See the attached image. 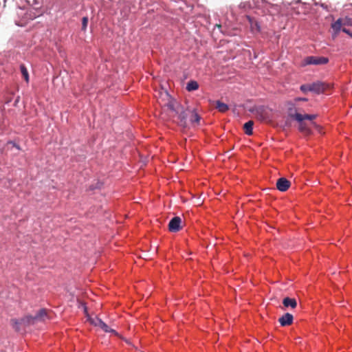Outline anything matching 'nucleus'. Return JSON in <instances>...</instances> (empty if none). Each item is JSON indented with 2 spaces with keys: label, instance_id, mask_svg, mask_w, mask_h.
<instances>
[{
  "label": "nucleus",
  "instance_id": "nucleus-13",
  "mask_svg": "<svg viewBox=\"0 0 352 352\" xmlns=\"http://www.w3.org/2000/svg\"><path fill=\"white\" fill-rule=\"evenodd\" d=\"M36 322L34 316H26L21 319V323L24 326L34 324Z\"/></svg>",
  "mask_w": 352,
  "mask_h": 352
},
{
  "label": "nucleus",
  "instance_id": "nucleus-24",
  "mask_svg": "<svg viewBox=\"0 0 352 352\" xmlns=\"http://www.w3.org/2000/svg\"><path fill=\"white\" fill-rule=\"evenodd\" d=\"M342 31L352 37V34L349 30L346 29L345 28H342Z\"/></svg>",
  "mask_w": 352,
  "mask_h": 352
},
{
  "label": "nucleus",
  "instance_id": "nucleus-1",
  "mask_svg": "<svg viewBox=\"0 0 352 352\" xmlns=\"http://www.w3.org/2000/svg\"><path fill=\"white\" fill-rule=\"evenodd\" d=\"M289 116L294 119H295L296 121L299 122V130L305 133H309L310 129H309L308 126L305 122L303 121L305 120H313L316 118V115H309V114H300L298 113H289Z\"/></svg>",
  "mask_w": 352,
  "mask_h": 352
},
{
  "label": "nucleus",
  "instance_id": "nucleus-17",
  "mask_svg": "<svg viewBox=\"0 0 352 352\" xmlns=\"http://www.w3.org/2000/svg\"><path fill=\"white\" fill-rule=\"evenodd\" d=\"M20 69L21 72L22 74L23 77L24 78L25 80L28 82H29V74L27 68L24 65H20Z\"/></svg>",
  "mask_w": 352,
  "mask_h": 352
},
{
  "label": "nucleus",
  "instance_id": "nucleus-11",
  "mask_svg": "<svg viewBox=\"0 0 352 352\" xmlns=\"http://www.w3.org/2000/svg\"><path fill=\"white\" fill-rule=\"evenodd\" d=\"M46 318H47V312L45 309H40L34 316L36 322L38 321H44Z\"/></svg>",
  "mask_w": 352,
  "mask_h": 352
},
{
  "label": "nucleus",
  "instance_id": "nucleus-27",
  "mask_svg": "<svg viewBox=\"0 0 352 352\" xmlns=\"http://www.w3.org/2000/svg\"><path fill=\"white\" fill-rule=\"evenodd\" d=\"M217 26L218 28H221V25H217Z\"/></svg>",
  "mask_w": 352,
  "mask_h": 352
},
{
  "label": "nucleus",
  "instance_id": "nucleus-3",
  "mask_svg": "<svg viewBox=\"0 0 352 352\" xmlns=\"http://www.w3.org/2000/svg\"><path fill=\"white\" fill-rule=\"evenodd\" d=\"M329 62V59L322 56H307L304 59V65H324Z\"/></svg>",
  "mask_w": 352,
  "mask_h": 352
},
{
  "label": "nucleus",
  "instance_id": "nucleus-22",
  "mask_svg": "<svg viewBox=\"0 0 352 352\" xmlns=\"http://www.w3.org/2000/svg\"><path fill=\"white\" fill-rule=\"evenodd\" d=\"M167 105H168V108L170 109H171V110H173L174 111L177 112V111L179 110V109H176V108L175 107V105H174V104L173 102H170Z\"/></svg>",
  "mask_w": 352,
  "mask_h": 352
},
{
  "label": "nucleus",
  "instance_id": "nucleus-5",
  "mask_svg": "<svg viewBox=\"0 0 352 352\" xmlns=\"http://www.w3.org/2000/svg\"><path fill=\"white\" fill-rule=\"evenodd\" d=\"M90 322L94 326L100 327L104 332H110L113 333L116 335L117 334L115 330L110 328L106 323H104L101 319L98 318L91 319Z\"/></svg>",
  "mask_w": 352,
  "mask_h": 352
},
{
  "label": "nucleus",
  "instance_id": "nucleus-19",
  "mask_svg": "<svg viewBox=\"0 0 352 352\" xmlns=\"http://www.w3.org/2000/svg\"><path fill=\"white\" fill-rule=\"evenodd\" d=\"M342 19L343 20L344 26H352V18L346 16Z\"/></svg>",
  "mask_w": 352,
  "mask_h": 352
},
{
  "label": "nucleus",
  "instance_id": "nucleus-9",
  "mask_svg": "<svg viewBox=\"0 0 352 352\" xmlns=\"http://www.w3.org/2000/svg\"><path fill=\"white\" fill-rule=\"evenodd\" d=\"M344 26L343 20L340 18L333 23L331 24V28L333 29L334 34L333 36H336L340 30H342V27Z\"/></svg>",
  "mask_w": 352,
  "mask_h": 352
},
{
  "label": "nucleus",
  "instance_id": "nucleus-7",
  "mask_svg": "<svg viewBox=\"0 0 352 352\" xmlns=\"http://www.w3.org/2000/svg\"><path fill=\"white\" fill-rule=\"evenodd\" d=\"M291 183L285 177H280L276 182V188L281 192H285L290 187Z\"/></svg>",
  "mask_w": 352,
  "mask_h": 352
},
{
  "label": "nucleus",
  "instance_id": "nucleus-18",
  "mask_svg": "<svg viewBox=\"0 0 352 352\" xmlns=\"http://www.w3.org/2000/svg\"><path fill=\"white\" fill-rule=\"evenodd\" d=\"M11 324L12 325L13 328H14L16 331L19 330L20 325H23V324L21 323V320H19L17 319H12Z\"/></svg>",
  "mask_w": 352,
  "mask_h": 352
},
{
  "label": "nucleus",
  "instance_id": "nucleus-20",
  "mask_svg": "<svg viewBox=\"0 0 352 352\" xmlns=\"http://www.w3.org/2000/svg\"><path fill=\"white\" fill-rule=\"evenodd\" d=\"M88 24V17L84 16L82 19V30L85 31Z\"/></svg>",
  "mask_w": 352,
  "mask_h": 352
},
{
  "label": "nucleus",
  "instance_id": "nucleus-2",
  "mask_svg": "<svg viewBox=\"0 0 352 352\" xmlns=\"http://www.w3.org/2000/svg\"><path fill=\"white\" fill-rule=\"evenodd\" d=\"M191 109H186L184 110L182 108L177 111L178 114L179 124L183 127L188 126V122L190 116Z\"/></svg>",
  "mask_w": 352,
  "mask_h": 352
},
{
  "label": "nucleus",
  "instance_id": "nucleus-25",
  "mask_svg": "<svg viewBox=\"0 0 352 352\" xmlns=\"http://www.w3.org/2000/svg\"><path fill=\"white\" fill-rule=\"evenodd\" d=\"M296 101H307V99L305 98H297L295 99Z\"/></svg>",
  "mask_w": 352,
  "mask_h": 352
},
{
  "label": "nucleus",
  "instance_id": "nucleus-4",
  "mask_svg": "<svg viewBox=\"0 0 352 352\" xmlns=\"http://www.w3.org/2000/svg\"><path fill=\"white\" fill-rule=\"evenodd\" d=\"M329 88L330 85L329 84L320 81L311 84V91L316 94L323 93L324 91Z\"/></svg>",
  "mask_w": 352,
  "mask_h": 352
},
{
  "label": "nucleus",
  "instance_id": "nucleus-14",
  "mask_svg": "<svg viewBox=\"0 0 352 352\" xmlns=\"http://www.w3.org/2000/svg\"><path fill=\"white\" fill-rule=\"evenodd\" d=\"M253 125H254V122L252 120H249L248 122H247L244 124L243 129H244L245 133L248 135H252Z\"/></svg>",
  "mask_w": 352,
  "mask_h": 352
},
{
  "label": "nucleus",
  "instance_id": "nucleus-21",
  "mask_svg": "<svg viewBox=\"0 0 352 352\" xmlns=\"http://www.w3.org/2000/svg\"><path fill=\"white\" fill-rule=\"evenodd\" d=\"M300 89L302 92L311 91V84L302 85Z\"/></svg>",
  "mask_w": 352,
  "mask_h": 352
},
{
  "label": "nucleus",
  "instance_id": "nucleus-6",
  "mask_svg": "<svg viewBox=\"0 0 352 352\" xmlns=\"http://www.w3.org/2000/svg\"><path fill=\"white\" fill-rule=\"evenodd\" d=\"M182 221L179 217H175L170 219L168 223V230L171 232H179L182 227L181 226Z\"/></svg>",
  "mask_w": 352,
  "mask_h": 352
},
{
  "label": "nucleus",
  "instance_id": "nucleus-16",
  "mask_svg": "<svg viewBox=\"0 0 352 352\" xmlns=\"http://www.w3.org/2000/svg\"><path fill=\"white\" fill-rule=\"evenodd\" d=\"M199 88V85L197 81L190 80L187 83L186 89L188 91L197 90Z\"/></svg>",
  "mask_w": 352,
  "mask_h": 352
},
{
  "label": "nucleus",
  "instance_id": "nucleus-26",
  "mask_svg": "<svg viewBox=\"0 0 352 352\" xmlns=\"http://www.w3.org/2000/svg\"><path fill=\"white\" fill-rule=\"evenodd\" d=\"M164 96H165L166 97H167V98H169V97H170V96H169V95H168V92H167V91H164Z\"/></svg>",
  "mask_w": 352,
  "mask_h": 352
},
{
  "label": "nucleus",
  "instance_id": "nucleus-8",
  "mask_svg": "<svg viewBox=\"0 0 352 352\" xmlns=\"http://www.w3.org/2000/svg\"><path fill=\"white\" fill-rule=\"evenodd\" d=\"M293 316L289 313L285 314L282 317L278 319V321L281 326H288L293 322Z\"/></svg>",
  "mask_w": 352,
  "mask_h": 352
},
{
  "label": "nucleus",
  "instance_id": "nucleus-12",
  "mask_svg": "<svg viewBox=\"0 0 352 352\" xmlns=\"http://www.w3.org/2000/svg\"><path fill=\"white\" fill-rule=\"evenodd\" d=\"M200 120L199 116L194 109H191L190 116L189 117L188 122L192 124H199Z\"/></svg>",
  "mask_w": 352,
  "mask_h": 352
},
{
  "label": "nucleus",
  "instance_id": "nucleus-15",
  "mask_svg": "<svg viewBox=\"0 0 352 352\" xmlns=\"http://www.w3.org/2000/svg\"><path fill=\"white\" fill-rule=\"evenodd\" d=\"M216 108L221 113H225L229 109L228 106L220 100L216 101Z\"/></svg>",
  "mask_w": 352,
  "mask_h": 352
},
{
  "label": "nucleus",
  "instance_id": "nucleus-10",
  "mask_svg": "<svg viewBox=\"0 0 352 352\" xmlns=\"http://www.w3.org/2000/svg\"><path fill=\"white\" fill-rule=\"evenodd\" d=\"M283 305L285 307H291L295 309L297 307V302L295 298L286 297L283 300Z\"/></svg>",
  "mask_w": 352,
  "mask_h": 352
},
{
  "label": "nucleus",
  "instance_id": "nucleus-23",
  "mask_svg": "<svg viewBox=\"0 0 352 352\" xmlns=\"http://www.w3.org/2000/svg\"><path fill=\"white\" fill-rule=\"evenodd\" d=\"M8 144H12V146H13L14 147H15L16 149H18V150H21V147H20V146H19V145H18V144H15L14 142H12V141L8 142Z\"/></svg>",
  "mask_w": 352,
  "mask_h": 352
}]
</instances>
